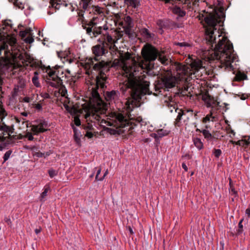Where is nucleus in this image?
Listing matches in <instances>:
<instances>
[{
    "label": "nucleus",
    "mask_w": 250,
    "mask_h": 250,
    "mask_svg": "<svg viewBox=\"0 0 250 250\" xmlns=\"http://www.w3.org/2000/svg\"><path fill=\"white\" fill-rule=\"evenodd\" d=\"M92 50L95 57L85 60L83 64L85 73L89 76L92 70H99L100 72L96 79H91L89 78L86 79L91 95L89 99V108L86 112L85 119L87 122L97 123L104 127L106 126H113L114 128H107L109 133L111 134H118V128L124 127L128 124V119L130 118L128 113L132 111L136 106V101L131 98L125 102V108L127 112L125 115L119 112H112L108 115L106 114L107 105L102 100L98 90L100 88L104 89L105 86L106 77L103 71L107 68V65L104 62L100 61V59L101 57L107 53L108 49L101 43L94 46Z\"/></svg>",
    "instance_id": "nucleus-1"
},
{
    "label": "nucleus",
    "mask_w": 250,
    "mask_h": 250,
    "mask_svg": "<svg viewBox=\"0 0 250 250\" xmlns=\"http://www.w3.org/2000/svg\"><path fill=\"white\" fill-rule=\"evenodd\" d=\"M143 58L133 56V54L127 52L121 54L120 59L115 60L114 66H118L122 70L123 75L126 78L124 82L125 89L131 88L136 91H140L142 94H150L148 78L146 74H148L154 67L153 62L158 57L159 61L164 65H167L171 62L169 57L163 52L159 51L153 46L147 44L142 49Z\"/></svg>",
    "instance_id": "nucleus-2"
},
{
    "label": "nucleus",
    "mask_w": 250,
    "mask_h": 250,
    "mask_svg": "<svg viewBox=\"0 0 250 250\" xmlns=\"http://www.w3.org/2000/svg\"><path fill=\"white\" fill-rule=\"evenodd\" d=\"M204 21L206 23V39L211 48L213 47L209 59L219 60L220 67L226 71H232L234 68L232 62L237 61V56L234 53L232 44L223 35L220 27H217V24L221 22V18L217 13H209L204 18Z\"/></svg>",
    "instance_id": "nucleus-3"
},
{
    "label": "nucleus",
    "mask_w": 250,
    "mask_h": 250,
    "mask_svg": "<svg viewBox=\"0 0 250 250\" xmlns=\"http://www.w3.org/2000/svg\"><path fill=\"white\" fill-rule=\"evenodd\" d=\"M189 65L175 62L173 67L175 69L176 76H173L170 71H167L162 78L165 86L168 88L174 87L179 81H186L187 77L195 74L200 70L204 69L202 61L199 59L190 60Z\"/></svg>",
    "instance_id": "nucleus-4"
},
{
    "label": "nucleus",
    "mask_w": 250,
    "mask_h": 250,
    "mask_svg": "<svg viewBox=\"0 0 250 250\" xmlns=\"http://www.w3.org/2000/svg\"><path fill=\"white\" fill-rule=\"evenodd\" d=\"M46 72L48 75L47 78V83L51 86L59 87L62 84V81L64 80L67 77L66 73L69 74L68 70L63 71L62 69H53L48 68Z\"/></svg>",
    "instance_id": "nucleus-5"
},
{
    "label": "nucleus",
    "mask_w": 250,
    "mask_h": 250,
    "mask_svg": "<svg viewBox=\"0 0 250 250\" xmlns=\"http://www.w3.org/2000/svg\"><path fill=\"white\" fill-rule=\"evenodd\" d=\"M7 41V43L4 42L0 46V55L3 51L5 59L14 60L20 54L19 50L15 48V45L17 42L16 39L13 37L9 38L8 37Z\"/></svg>",
    "instance_id": "nucleus-6"
},
{
    "label": "nucleus",
    "mask_w": 250,
    "mask_h": 250,
    "mask_svg": "<svg viewBox=\"0 0 250 250\" xmlns=\"http://www.w3.org/2000/svg\"><path fill=\"white\" fill-rule=\"evenodd\" d=\"M101 36L98 39V42L105 46V47L108 49L112 51L116 50L117 48L115 45V43L117 42L120 37L118 38L113 39L111 35L107 32V30L105 29H102L101 31Z\"/></svg>",
    "instance_id": "nucleus-7"
},
{
    "label": "nucleus",
    "mask_w": 250,
    "mask_h": 250,
    "mask_svg": "<svg viewBox=\"0 0 250 250\" xmlns=\"http://www.w3.org/2000/svg\"><path fill=\"white\" fill-rule=\"evenodd\" d=\"M168 100H169V98ZM165 105L169 108L170 112H172L173 109H175L176 112H177V110L179 111L178 112V116L175 121V125L176 126H179L180 125V121L182 116H186L188 113H189L190 116H192L193 110L190 109H178L177 108H176L174 102L171 100H165Z\"/></svg>",
    "instance_id": "nucleus-8"
},
{
    "label": "nucleus",
    "mask_w": 250,
    "mask_h": 250,
    "mask_svg": "<svg viewBox=\"0 0 250 250\" xmlns=\"http://www.w3.org/2000/svg\"><path fill=\"white\" fill-rule=\"evenodd\" d=\"M4 117L0 116V139L3 140L9 138L13 133L14 130L12 127L7 126L2 122Z\"/></svg>",
    "instance_id": "nucleus-9"
},
{
    "label": "nucleus",
    "mask_w": 250,
    "mask_h": 250,
    "mask_svg": "<svg viewBox=\"0 0 250 250\" xmlns=\"http://www.w3.org/2000/svg\"><path fill=\"white\" fill-rule=\"evenodd\" d=\"M19 34L22 39H24V41L26 43L30 44L34 41L32 30L30 28H27L24 30L21 31Z\"/></svg>",
    "instance_id": "nucleus-10"
},
{
    "label": "nucleus",
    "mask_w": 250,
    "mask_h": 250,
    "mask_svg": "<svg viewBox=\"0 0 250 250\" xmlns=\"http://www.w3.org/2000/svg\"><path fill=\"white\" fill-rule=\"evenodd\" d=\"M50 4L52 8L55 9H59L62 7L69 6L71 11L74 10V8L71 4H68L64 0H50Z\"/></svg>",
    "instance_id": "nucleus-11"
},
{
    "label": "nucleus",
    "mask_w": 250,
    "mask_h": 250,
    "mask_svg": "<svg viewBox=\"0 0 250 250\" xmlns=\"http://www.w3.org/2000/svg\"><path fill=\"white\" fill-rule=\"evenodd\" d=\"M203 100L207 104V106L208 107H215L218 104V103L214 99V97L209 95L208 93H206L203 95Z\"/></svg>",
    "instance_id": "nucleus-12"
},
{
    "label": "nucleus",
    "mask_w": 250,
    "mask_h": 250,
    "mask_svg": "<svg viewBox=\"0 0 250 250\" xmlns=\"http://www.w3.org/2000/svg\"><path fill=\"white\" fill-rule=\"evenodd\" d=\"M88 25L90 26L91 25ZM83 26L86 30V33L92 38L96 37L101 34V31L102 30V28L101 27H94L92 29V27H86V26L83 25Z\"/></svg>",
    "instance_id": "nucleus-13"
},
{
    "label": "nucleus",
    "mask_w": 250,
    "mask_h": 250,
    "mask_svg": "<svg viewBox=\"0 0 250 250\" xmlns=\"http://www.w3.org/2000/svg\"><path fill=\"white\" fill-rule=\"evenodd\" d=\"M47 124L45 122L40 123L38 125H32L31 130L34 134L37 135L46 131L47 129L45 128Z\"/></svg>",
    "instance_id": "nucleus-14"
},
{
    "label": "nucleus",
    "mask_w": 250,
    "mask_h": 250,
    "mask_svg": "<svg viewBox=\"0 0 250 250\" xmlns=\"http://www.w3.org/2000/svg\"><path fill=\"white\" fill-rule=\"evenodd\" d=\"M119 92L118 91L112 90L107 91L105 94V99L107 101H115L118 99Z\"/></svg>",
    "instance_id": "nucleus-15"
},
{
    "label": "nucleus",
    "mask_w": 250,
    "mask_h": 250,
    "mask_svg": "<svg viewBox=\"0 0 250 250\" xmlns=\"http://www.w3.org/2000/svg\"><path fill=\"white\" fill-rule=\"evenodd\" d=\"M124 2L128 9H136L140 5L139 0H125Z\"/></svg>",
    "instance_id": "nucleus-16"
},
{
    "label": "nucleus",
    "mask_w": 250,
    "mask_h": 250,
    "mask_svg": "<svg viewBox=\"0 0 250 250\" xmlns=\"http://www.w3.org/2000/svg\"><path fill=\"white\" fill-rule=\"evenodd\" d=\"M196 131L197 132L202 133L204 138L208 140H211L212 138V136L211 134L209 132V131L206 129L200 130L198 128H197Z\"/></svg>",
    "instance_id": "nucleus-17"
},
{
    "label": "nucleus",
    "mask_w": 250,
    "mask_h": 250,
    "mask_svg": "<svg viewBox=\"0 0 250 250\" xmlns=\"http://www.w3.org/2000/svg\"><path fill=\"white\" fill-rule=\"evenodd\" d=\"M169 133V131L165 129H158L155 134V137H163L167 135Z\"/></svg>",
    "instance_id": "nucleus-18"
},
{
    "label": "nucleus",
    "mask_w": 250,
    "mask_h": 250,
    "mask_svg": "<svg viewBox=\"0 0 250 250\" xmlns=\"http://www.w3.org/2000/svg\"><path fill=\"white\" fill-rule=\"evenodd\" d=\"M92 0H80L79 2L80 6L84 10H86L91 4Z\"/></svg>",
    "instance_id": "nucleus-19"
},
{
    "label": "nucleus",
    "mask_w": 250,
    "mask_h": 250,
    "mask_svg": "<svg viewBox=\"0 0 250 250\" xmlns=\"http://www.w3.org/2000/svg\"><path fill=\"white\" fill-rule=\"evenodd\" d=\"M39 73L37 71H35L34 73V76L32 79V81L33 83L35 86H36L37 87H39L40 86V83L39 80Z\"/></svg>",
    "instance_id": "nucleus-20"
},
{
    "label": "nucleus",
    "mask_w": 250,
    "mask_h": 250,
    "mask_svg": "<svg viewBox=\"0 0 250 250\" xmlns=\"http://www.w3.org/2000/svg\"><path fill=\"white\" fill-rule=\"evenodd\" d=\"M173 12L179 17H183L186 15V12L179 7H175L173 9Z\"/></svg>",
    "instance_id": "nucleus-21"
},
{
    "label": "nucleus",
    "mask_w": 250,
    "mask_h": 250,
    "mask_svg": "<svg viewBox=\"0 0 250 250\" xmlns=\"http://www.w3.org/2000/svg\"><path fill=\"white\" fill-rule=\"evenodd\" d=\"M49 190H50L49 186L46 185L44 188L43 191L41 193V194L40 195V200L41 201H44V198L46 196Z\"/></svg>",
    "instance_id": "nucleus-22"
},
{
    "label": "nucleus",
    "mask_w": 250,
    "mask_h": 250,
    "mask_svg": "<svg viewBox=\"0 0 250 250\" xmlns=\"http://www.w3.org/2000/svg\"><path fill=\"white\" fill-rule=\"evenodd\" d=\"M247 78V76L246 74L243 73L239 72L236 74L235 79L237 81H241L246 79Z\"/></svg>",
    "instance_id": "nucleus-23"
},
{
    "label": "nucleus",
    "mask_w": 250,
    "mask_h": 250,
    "mask_svg": "<svg viewBox=\"0 0 250 250\" xmlns=\"http://www.w3.org/2000/svg\"><path fill=\"white\" fill-rule=\"evenodd\" d=\"M72 128L73 129V131L74 133V137L75 139V140L77 143H79L80 142V132L78 131L77 129L73 125H72Z\"/></svg>",
    "instance_id": "nucleus-24"
},
{
    "label": "nucleus",
    "mask_w": 250,
    "mask_h": 250,
    "mask_svg": "<svg viewBox=\"0 0 250 250\" xmlns=\"http://www.w3.org/2000/svg\"><path fill=\"white\" fill-rule=\"evenodd\" d=\"M193 142L195 146L199 149H201L203 147V144L199 138L193 139Z\"/></svg>",
    "instance_id": "nucleus-25"
},
{
    "label": "nucleus",
    "mask_w": 250,
    "mask_h": 250,
    "mask_svg": "<svg viewBox=\"0 0 250 250\" xmlns=\"http://www.w3.org/2000/svg\"><path fill=\"white\" fill-rule=\"evenodd\" d=\"M91 8V12L95 14H100L103 12L104 9L98 6H92Z\"/></svg>",
    "instance_id": "nucleus-26"
},
{
    "label": "nucleus",
    "mask_w": 250,
    "mask_h": 250,
    "mask_svg": "<svg viewBox=\"0 0 250 250\" xmlns=\"http://www.w3.org/2000/svg\"><path fill=\"white\" fill-rule=\"evenodd\" d=\"M125 24L124 25V27L129 28L131 26L132 20L129 16H126L125 18Z\"/></svg>",
    "instance_id": "nucleus-27"
},
{
    "label": "nucleus",
    "mask_w": 250,
    "mask_h": 250,
    "mask_svg": "<svg viewBox=\"0 0 250 250\" xmlns=\"http://www.w3.org/2000/svg\"><path fill=\"white\" fill-rule=\"evenodd\" d=\"M212 111H211L209 114L207 115L205 118H203V123H206L207 122H209L210 121L213 122L214 117L212 116Z\"/></svg>",
    "instance_id": "nucleus-28"
},
{
    "label": "nucleus",
    "mask_w": 250,
    "mask_h": 250,
    "mask_svg": "<svg viewBox=\"0 0 250 250\" xmlns=\"http://www.w3.org/2000/svg\"><path fill=\"white\" fill-rule=\"evenodd\" d=\"M26 148L28 150H29L31 151L32 154L33 155L35 154L38 151H39V148L36 146H27Z\"/></svg>",
    "instance_id": "nucleus-29"
},
{
    "label": "nucleus",
    "mask_w": 250,
    "mask_h": 250,
    "mask_svg": "<svg viewBox=\"0 0 250 250\" xmlns=\"http://www.w3.org/2000/svg\"><path fill=\"white\" fill-rule=\"evenodd\" d=\"M243 219H241L238 224V229L237 230V234L239 235L243 231V226L242 225Z\"/></svg>",
    "instance_id": "nucleus-30"
},
{
    "label": "nucleus",
    "mask_w": 250,
    "mask_h": 250,
    "mask_svg": "<svg viewBox=\"0 0 250 250\" xmlns=\"http://www.w3.org/2000/svg\"><path fill=\"white\" fill-rule=\"evenodd\" d=\"M176 45H178L180 47H190L191 44L190 43L186 42H177L175 43Z\"/></svg>",
    "instance_id": "nucleus-31"
},
{
    "label": "nucleus",
    "mask_w": 250,
    "mask_h": 250,
    "mask_svg": "<svg viewBox=\"0 0 250 250\" xmlns=\"http://www.w3.org/2000/svg\"><path fill=\"white\" fill-rule=\"evenodd\" d=\"M7 115V113L5 109L3 108V106L0 104V116L2 117H5Z\"/></svg>",
    "instance_id": "nucleus-32"
},
{
    "label": "nucleus",
    "mask_w": 250,
    "mask_h": 250,
    "mask_svg": "<svg viewBox=\"0 0 250 250\" xmlns=\"http://www.w3.org/2000/svg\"><path fill=\"white\" fill-rule=\"evenodd\" d=\"M11 153L12 151L11 150L7 151L5 152L3 157L4 161H7L9 158Z\"/></svg>",
    "instance_id": "nucleus-33"
},
{
    "label": "nucleus",
    "mask_w": 250,
    "mask_h": 250,
    "mask_svg": "<svg viewBox=\"0 0 250 250\" xmlns=\"http://www.w3.org/2000/svg\"><path fill=\"white\" fill-rule=\"evenodd\" d=\"M142 33L144 36H146V38H151V35L149 32L148 30L147 29H144L142 31Z\"/></svg>",
    "instance_id": "nucleus-34"
},
{
    "label": "nucleus",
    "mask_w": 250,
    "mask_h": 250,
    "mask_svg": "<svg viewBox=\"0 0 250 250\" xmlns=\"http://www.w3.org/2000/svg\"><path fill=\"white\" fill-rule=\"evenodd\" d=\"M24 137L28 138V140L32 141L34 139V137L31 132H28L26 133Z\"/></svg>",
    "instance_id": "nucleus-35"
},
{
    "label": "nucleus",
    "mask_w": 250,
    "mask_h": 250,
    "mask_svg": "<svg viewBox=\"0 0 250 250\" xmlns=\"http://www.w3.org/2000/svg\"><path fill=\"white\" fill-rule=\"evenodd\" d=\"M213 153L216 157L218 158L221 154L222 151L219 149H214Z\"/></svg>",
    "instance_id": "nucleus-36"
},
{
    "label": "nucleus",
    "mask_w": 250,
    "mask_h": 250,
    "mask_svg": "<svg viewBox=\"0 0 250 250\" xmlns=\"http://www.w3.org/2000/svg\"><path fill=\"white\" fill-rule=\"evenodd\" d=\"M48 173H49V176L51 178H53L55 176L57 175V172L54 170L50 169L48 171Z\"/></svg>",
    "instance_id": "nucleus-37"
},
{
    "label": "nucleus",
    "mask_w": 250,
    "mask_h": 250,
    "mask_svg": "<svg viewBox=\"0 0 250 250\" xmlns=\"http://www.w3.org/2000/svg\"><path fill=\"white\" fill-rule=\"evenodd\" d=\"M74 124L77 126H79L81 125V121L79 118L77 117H75L74 119Z\"/></svg>",
    "instance_id": "nucleus-38"
},
{
    "label": "nucleus",
    "mask_w": 250,
    "mask_h": 250,
    "mask_svg": "<svg viewBox=\"0 0 250 250\" xmlns=\"http://www.w3.org/2000/svg\"><path fill=\"white\" fill-rule=\"evenodd\" d=\"M34 157L37 158H40L44 156V154L40 152L39 150L35 154L33 155Z\"/></svg>",
    "instance_id": "nucleus-39"
},
{
    "label": "nucleus",
    "mask_w": 250,
    "mask_h": 250,
    "mask_svg": "<svg viewBox=\"0 0 250 250\" xmlns=\"http://www.w3.org/2000/svg\"><path fill=\"white\" fill-rule=\"evenodd\" d=\"M83 126H84V128L85 129H87V130H91L92 128V124L89 123V122L87 123L86 125H83Z\"/></svg>",
    "instance_id": "nucleus-40"
},
{
    "label": "nucleus",
    "mask_w": 250,
    "mask_h": 250,
    "mask_svg": "<svg viewBox=\"0 0 250 250\" xmlns=\"http://www.w3.org/2000/svg\"><path fill=\"white\" fill-rule=\"evenodd\" d=\"M228 133L229 134V137L230 138H233L235 135V132L233 130L231 129H229L228 131Z\"/></svg>",
    "instance_id": "nucleus-41"
},
{
    "label": "nucleus",
    "mask_w": 250,
    "mask_h": 250,
    "mask_svg": "<svg viewBox=\"0 0 250 250\" xmlns=\"http://www.w3.org/2000/svg\"><path fill=\"white\" fill-rule=\"evenodd\" d=\"M157 24L159 26V27L162 29L164 25V23L162 20H159L157 21Z\"/></svg>",
    "instance_id": "nucleus-42"
},
{
    "label": "nucleus",
    "mask_w": 250,
    "mask_h": 250,
    "mask_svg": "<svg viewBox=\"0 0 250 250\" xmlns=\"http://www.w3.org/2000/svg\"><path fill=\"white\" fill-rule=\"evenodd\" d=\"M101 170H102V168L101 167H100L97 172V174H96V177H95V180L96 181H100L99 180V175L101 173Z\"/></svg>",
    "instance_id": "nucleus-43"
},
{
    "label": "nucleus",
    "mask_w": 250,
    "mask_h": 250,
    "mask_svg": "<svg viewBox=\"0 0 250 250\" xmlns=\"http://www.w3.org/2000/svg\"><path fill=\"white\" fill-rule=\"evenodd\" d=\"M41 95L44 99H48L50 98V95L47 93H42Z\"/></svg>",
    "instance_id": "nucleus-44"
},
{
    "label": "nucleus",
    "mask_w": 250,
    "mask_h": 250,
    "mask_svg": "<svg viewBox=\"0 0 250 250\" xmlns=\"http://www.w3.org/2000/svg\"><path fill=\"white\" fill-rule=\"evenodd\" d=\"M85 136L88 137V138H91L93 137V134L91 132L87 131Z\"/></svg>",
    "instance_id": "nucleus-45"
},
{
    "label": "nucleus",
    "mask_w": 250,
    "mask_h": 250,
    "mask_svg": "<svg viewBox=\"0 0 250 250\" xmlns=\"http://www.w3.org/2000/svg\"><path fill=\"white\" fill-rule=\"evenodd\" d=\"M108 169H106V170L105 171L103 176L99 178V180L103 181L104 179V178H105V177L108 174Z\"/></svg>",
    "instance_id": "nucleus-46"
},
{
    "label": "nucleus",
    "mask_w": 250,
    "mask_h": 250,
    "mask_svg": "<svg viewBox=\"0 0 250 250\" xmlns=\"http://www.w3.org/2000/svg\"><path fill=\"white\" fill-rule=\"evenodd\" d=\"M22 101L25 103H29L31 101V99L28 97H24L22 99Z\"/></svg>",
    "instance_id": "nucleus-47"
},
{
    "label": "nucleus",
    "mask_w": 250,
    "mask_h": 250,
    "mask_svg": "<svg viewBox=\"0 0 250 250\" xmlns=\"http://www.w3.org/2000/svg\"><path fill=\"white\" fill-rule=\"evenodd\" d=\"M83 11H79L78 12V15H79V19L80 20H82V18H83Z\"/></svg>",
    "instance_id": "nucleus-48"
},
{
    "label": "nucleus",
    "mask_w": 250,
    "mask_h": 250,
    "mask_svg": "<svg viewBox=\"0 0 250 250\" xmlns=\"http://www.w3.org/2000/svg\"><path fill=\"white\" fill-rule=\"evenodd\" d=\"M35 107L36 109H37L38 110H40L42 108V105L40 104H36Z\"/></svg>",
    "instance_id": "nucleus-49"
},
{
    "label": "nucleus",
    "mask_w": 250,
    "mask_h": 250,
    "mask_svg": "<svg viewBox=\"0 0 250 250\" xmlns=\"http://www.w3.org/2000/svg\"><path fill=\"white\" fill-rule=\"evenodd\" d=\"M246 214L248 215V217H250V207L248 208L246 210Z\"/></svg>",
    "instance_id": "nucleus-50"
},
{
    "label": "nucleus",
    "mask_w": 250,
    "mask_h": 250,
    "mask_svg": "<svg viewBox=\"0 0 250 250\" xmlns=\"http://www.w3.org/2000/svg\"><path fill=\"white\" fill-rule=\"evenodd\" d=\"M182 167L184 169V170L186 171H188V168L187 165H186V164L183 163L182 165Z\"/></svg>",
    "instance_id": "nucleus-51"
},
{
    "label": "nucleus",
    "mask_w": 250,
    "mask_h": 250,
    "mask_svg": "<svg viewBox=\"0 0 250 250\" xmlns=\"http://www.w3.org/2000/svg\"><path fill=\"white\" fill-rule=\"evenodd\" d=\"M68 106H67L66 108V110H68L70 113H74L75 112V109L74 108H71L70 110H69L68 109Z\"/></svg>",
    "instance_id": "nucleus-52"
},
{
    "label": "nucleus",
    "mask_w": 250,
    "mask_h": 250,
    "mask_svg": "<svg viewBox=\"0 0 250 250\" xmlns=\"http://www.w3.org/2000/svg\"><path fill=\"white\" fill-rule=\"evenodd\" d=\"M41 230H42V229L41 227H40L38 229H35V231L36 234H38L41 231Z\"/></svg>",
    "instance_id": "nucleus-53"
},
{
    "label": "nucleus",
    "mask_w": 250,
    "mask_h": 250,
    "mask_svg": "<svg viewBox=\"0 0 250 250\" xmlns=\"http://www.w3.org/2000/svg\"><path fill=\"white\" fill-rule=\"evenodd\" d=\"M128 229L130 234H133L134 233L133 229L130 227H128Z\"/></svg>",
    "instance_id": "nucleus-54"
},
{
    "label": "nucleus",
    "mask_w": 250,
    "mask_h": 250,
    "mask_svg": "<svg viewBox=\"0 0 250 250\" xmlns=\"http://www.w3.org/2000/svg\"><path fill=\"white\" fill-rule=\"evenodd\" d=\"M66 94V90L65 89L64 90H62V96H65V94Z\"/></svg>",
    "instance_id": "nucleus-55"
},
{
    "label": "nucleus",
    "mask_w": 250,
    "mask_h": 250,
    "mask_svg": "<svg viewBox=\"0 0 250 250\" xmlns=\"http://www.w3.org/2000/svg\"><path fill=\"white\" fill-rule=\"evenodd\" d=\"M247 98V96H245L244 95H243L241 96V97H240L241 99L242 100H245Z\"/></svg>",
    "instance_id": "nucleus-56"
},
{
    "label": "nucleus",
    "mask_w": 250,
    "mask_h": 250,
    "mask_svg": "<svg viewBox=\"0 0 250 250\" xmlns=\"http://www.w3.org/2000/svg\"><path fill=\"white\" fill-rule=\"evenodd\" d=\"M236 142H235V141H233V140H230V141H229V143H231V144H235V145H236Z\"/></svg>",
    "instance_id": "nucleus-57"
},
{
    "label": "nucleus",
    "mask_w": 250,
    "mask_h": 250,
    "mask_svg": "<svg viewBox=\"0 0 250 250\" xmlns=\"http://www.w3.org/2000/svg\"><path fill=\"white\" fill-rule=\"evenodd\" d=\"M236 145L240 146L241 145V141H238L236 142Z\"/></svg>",
    "instance_id": "nucleus-58"
},
{
    "label": "nucleus",
    "mask_w": 250,
    "mask_h": 250,
    "mask_svg": "<svg viewBox=\"0 0 250 250\" xmlns=\"http://www.w3.org/2000/svg\"><path fill=\"white\" fill-rule=\"evenodd\" d=\"M21 114L24 116H27V113L26 112H22L21 113Z\"/></svg>",
    "instance_id": "nucleus-59"
},
{
    "label": "nucleus",
    "mask_w": 250,
    "mask_h": 250,
    "mask_svg": "<svg viewBox=\"0 0 250 250\" xmlns=\"http://www.w3.org/2000/svg\"><path fill=\"white\" fill-rule=\"evenodd\" d=\"M3 39V37L1 35V33H0V42L2 41V40Z\"/></svg>",
    "instance_id": "nucleus-60"
},
{
    "label": "nucleus",
    "mask_w": 250,
    "mask_h": 250,
    "mask_svg": "<svg viewBox=\"0 0 250 250\" xmlns=\"http://www.w3.org/2000/svg\"><path fill=\"white\" fill-rule=\"evenodd\" d=\"M231 192H233L234 193H236V192H235V190L233 188H232L231 189Z\"/></svg>",
    "instance_id": "nucleus-61"
},
{
    "label": "nucleus",
    "mask_w": 250,
    "mask_h": 250,
    "mask_svg": "<svg viewBox=\"0 0 250 250\" xmlns=\"http://www.w3.org/2000/svg\"><path fill=\"white\" fill-rule=\"evenodd\" d=\"M94 173H92V174L90 176V178H92V177H93V176H94Z\"/></svg>",
    "instance_id": "nucleus-62"
},
{
    "label": "nucleus",
    "mask_w": 250,
    "mask_h": 250,
    "mask_svg": "<svg viewBox=\"0 0 250 250\" xmlns=\"http://www.w3.org/2000/svg\"><path fill=\"white\" fill-rule=\"evenodd\" d=\"M16 121L18 123L20 122V121L18 119H16Z\"/></svg>",
    "instance_id": "nucleus-63"
},
{
    "label": "nucleus",
    "mask_w": 250,
    "mask_h": 250,
    "mask_svg": "<svg viewBox=\"0 0 250 250\" xmlns=\"http://www.w3.org/2000/svg\"><path fill=\"white\" fill-rule=\"evenodd\" d=\"M114 33H115V34H118V33H117V32H114Z\"/></svg>",
    "instance_id": "nucleus-64"
}]
</instances>
